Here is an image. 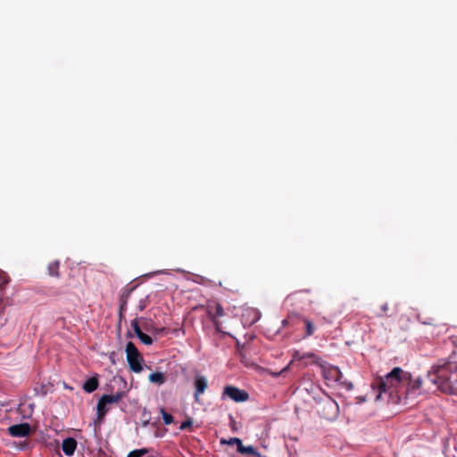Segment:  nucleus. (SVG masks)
<instances>
[{
    "label": "nucleus",
    "instance_id": "1",
    "mask_svg": "<svg viewBox=\"0 0 457 457\" xmlns=\"http://www.w3.org/2000/svg\"><path fill=\"white\" fill-rule=\"evenodd\" d=\"M422 380L420 378L411 379V375L400 367L394 368L385 377H379L370 384V394L374 401L386 400L399 403L403 395L414 398L421 393Z\"/></svg>",
    "mask_w": 457,
    "mask_h": 457
},
{
    "label": "nucleus",
    "instance_id": "2",
    "mask_svg": "<svg viewBox=\"0 0 457 457\" xmlns=\"http://www.w3.org/2000/svg\"><path fill=\"white\" fill-rule=\"evenodd\" d=\"M427 380L442 393L457 395V361H439L428 372Z\"/></svg>",
    "mask_w": 457,
    "mask_h": 457
},
{
    "label": "nucleus",
    "instance_id": "3",
    "mask_svg": "<svg viewBox=\"0 0 457 457\" xmlns=\"http://www.w3.org/2000/svg\"><path fill=\"white\" fill-rule=\"evenodd\" d=\"M126 355L129 368L133 372L139 373L143 370V357L132 342L126 345Z\"/></svg>",
    "mask_w": 457,
    "mask_h": 457
},
{
    "label": "nucleus",
    "instance_id": "4",
    "mask_svg": "<svg viewBox=\"0 0 457 457\" xmlns=\"http://www.w3.org/2000/svg\"><path fill=\"white\" fill-rule=\"evenodd\" d=\"M123 397V393L118 392L114 395H104L97 403V414L103 417L108 411V405L117 403Z\"/></svg>",
    "mask_w": 457,
    "mask_h": 457
},
{
    "label": "nucleus",
    "instance_id": "5",
    "mask_svg": "<svg viewBox=\"0 0 457 457\" xmlns=\"http://www.w3.org/2000/svg\"><path fill=\"white\" fill-rule=\"evenodd\" d=\"M221 398H229L236 403H243L248 400L249 395L246 391L234 386H226L223 389Z\"/></svg>",
    "mask_w": 457,
    "mask_h": 457
},
{
    "label": "nucleus",
    "instance_id": "6",
    "mask_svg": "<svg viewBox=\"0 0 457 457\" xmlns=\"http://www.w3.org/2000/svg\"><path fill=\"white\" fill-rule=\"evenodd\" d=\"M8 432L14 437H24L30 434L31 428L28 423H21L9 427Z\"/></svg>",
    "mask_w": 457,
    "mask_h": 457
},
{
    "label": "nucleus",
    "instance_id": "7",
    "mask_svg": "<svg viewBox=\"0 0 457 457\" xmlns=\"http://www.w3.org/2000/svg\"><path fill=\"white\" fill-rule=\"evenodd\" d=\"M194 386H195V394L194 397L195 401H198V398L201 395H203L207 386H208V381L207 378L200 374L195 375L194 379Z\"/></svg>",
    "mask_w": 457,
    "mask_h": 457
},
{
    "label": "nucleus",
    "instance_id": "8",
    "mask_svg": "<svg viewBox=\"0 0 457 457\" xmlns=\"http://www.w3.org/2000/svg\"><path fill=\"white\" fill-rule=\"evenodd\" d=\"M77 449V441L73 437H67L62 443V450L66 456H72Z\"/></svg>",
    "mask_w": 457,
    "mask_h": 457
},
{
    "label": "nucleus",
    "instance_id": "9",
    "mask_svg": "<svg viewBox=\"0 0 457 457\" xmlns=\"http://www.w3.org/2000/svg\"><path fill=\"white\" fill-rule=\"evenodd\" d=\"M98 379L96 377L88 378L83 385V389L87 393H92L98 387Z\"/></svg>",
    "mask_w": 457,
    "mask_h": 457
},
{
    "label": "nucleus",
    "instance_id": "10",
    "mask_svg": "<svg viewBox=\"0 0 457 457\" xmlns=\"http://www.w3.org/2000/svg\"><path fill=\"white\" fill-rule=\"evenodd\" d=\"M165 376L162 372H154L149 375V381L161 386L165 383Z\"/></svg>",
    "mask_w": 457,
    "mask_h": 457
},
{
    "label": "nucleus",
    "instance_id": "11",
    "mask_svg": "<svg viewBox=\"0 0 457 457\" xmlns=\"http://www.w3.org/2000/svg\"><path fill=\"white\" fill-rule=\"evenodd\" d=\"M324 408L331 412V415L328 417V419H332L333 416H336L338 413V405L335 401H328L325 403Z\"/></svg>",
    "mask_w": 457,
    "mask_h": 457
},
{
    "label": "nucleus",
    "instance_id": "12",
    "mask_svg": "<svg viewBox=\"0 0 457 457\" xmlns=\"http://www.w3.org/2000/svg\"><path fill=\"white\" fill-rule=\"evenodd\" d=\"M237 452L242 454H252V455H259L254 447L252 445L245 446L241 443V445L237 447Z\"/></svg>",
    "mask_w": 457,
    "mask_h": 457
},
{
    "label": "nucleus",
    "instance_id": "13",
    "mask_svg": "<svg viewBox=\"0 0 457 457\" xmlns=\"http://www.w3.org/2000/svg\"><path fill=\"white\" fill-rule=\"evenodd\" d=\"M160 412L165 425H170L173 422V416L168 413L163 408L160 409Z\"/></svg>",
    "mask_w": 457,
    "mask_h": 457
},
{
    "label": "nucleus",
    "instance_id": "14",
    "mask_svg": "<svg viewBox=\"0 0 457 457\" xmlns=\"http://www.w3.org/2000/svg\"><path fill=\"white\" fill-rule=\"evenodd\" d=\"M148 452H149V450L147 448L137 449V450L131 451L127 455V457H143L144 455L148 453Z\"/></svg>",
    "mask_w": 457,
    "mask_h": 457
},
{
    "label": "nucleus",
    "instance_id": "15",
    "mask_svg": "<svg viewBox=\"0 0 457 457\" xmlns=\"http://www.w3.org/2000/svg\"><path fill=\"white\" fill-rule=\"evenodd\" d=\"M59 262H53L48 265V272L51 276H58Z\"/></svg>",
    "mask_w": 457,
    "mask_h": 457
},
{
    "label": "nucleus",
    "instance_id": "16",
    "mask_svg": "<svg viewBox=\"0 0 457 457\" xmlns=\"http://www.w3.org/2000/svg\"><path fill=\"white\" fill-rule=\"evenodd\" d=\"M140 341L146 345H150L153 344V339L150 336H148L147 334H145L144 332H140V335L137 337Z\"/></svg>",
    "mask_w": 457,
    "mask_h": 457
},
{
    "label": "nucleus",
    "instance_id": "17",
    "mask_svg": "<svg viewBox=\"0 0 457 457\" xmlns=\"http://www.w3.org/2000/svg\"><path fill=\"white\" fill-rule=\"evenodd\" d=\"M242 441L237 437H231L228 440H221V444H226L228 445H237L238 447L241 445Z\"/></svg>",
    "mask_w": 457,
    "mask_h": 457
},
{
    "label": "nucleus",
    "instance_id": "18",
    "mask_svg": "<svg viewBox=\"0 0 457 457\" xmlns=\"http://www.w3.org/2000/svg\"><path fill=\"white\" fill-rule=\"evenodd\" d=\"M8 275L0 270V288L8 283Z\"/></svg>",
    "mask_w": 457,
    "mask_h": 457
},
{
    "label": "nucleus",
    "instance_id": "19",
    "mask_svg": "<svg viewBox=\"0 0 457 457\" xmlns=\"http://www.w3.org/2000/svg\"><path fill=\"white\" fill-rule=\"evenodd\" d=\"M131 327L133 328L134 329V332L136 333V335L138 337L140 335V332H143L138 325V322L137 320H134L132 322H131Z\"/></svg>",
    "mask_w": 457,
    "mask_h": 457
},
{
    "label": "nucleus",
    "instance_id": "20",
    "mask_svg": "<svg viewBox=\"0 0 457 457\" xmlns=\"http://www.w3.org/2000/svg\"><path fill=\"white\" fill-rule=\"evenodd\" d=\"M380 309H381L382 312H383L386 316L390 317V316H392V315L394 314V312H389V305H388V303H383V304L381 305Z\"/></svg>",
    "mask_w": 457,
    "mask_h": 457
},
{
    "label": "nucleus",
    "instance_id": "21",
    "mask_svg": "<svg viewBox=\"0 0 457 457\" xmlns=\"http://www.w3.org/2000/svg\"><path fill=\"white\" fill-rule=\"evenodd\" d=\"M224 315L223 308L220 304L215 305V316L216 317H222Z\"/></svg>",
    "mask_w": 457,
    "mask_h": 457
},
{
    "label": "nucleus",
    "instance_id": "22",
    "mask_svg": "<svg viewBox=\"0 0 457 457\" xmlns=\"http://www.w3.org/2000/svg\"><path fill=\"white\" fill-rule=\"evenodd\" d=\"M305 324H306L307 335L311 336L313 333V326H312V322L309 320H306Z\"/></svg>",
    "mask_w": 457,
    "mask_h": 457
},
{
    "label": "nucleus",
    "instance_id": "23",
    "mask_svg": "<svg viewBox=\"0 0 457 457\" xmlns=\"http://www.w3.org/2000/svg\"><path fill=\"white\" fill-rule=\"evenodd\" d=\"M192 425L191 420H185L180 425V429L184 430Z\"/></svg>",
    "mask_w": 457,
    "mask_h": 457
},
{
    "label": "nucleus",
    "instance_id": "24",
    "mask_svg": "<svg viewBox=\"0 0 457 457\" xmlns=\"http://www.w3.org/2000/svg\"><path fill=\"white\" fill-rule=\"evenodd\" d=\"M356 399V403H364L366 401V395H358L355 397Z\"/></svg>",
    "mask_w": 457,
    "mask_h": 457
},
{
    "label": "nucleus",
    "instance_id": "25",
    "mask_svg": "<svg viewBox=\"0 0 457 457\" xmlns=\"http://www.w3.org/2000/svg\"><path fill=\"white\" fill-rule=\"evenodd\" d=\"M126 304H127L126 301H123V303L120 304V316L122 315V312L126 310Z\"/></svg>",
    "mask_w": 457,
    "mask_h": 457
},
{
    "label": "nucleus",
    "instance_id": "26",
    "mask_svg": "<svg viewBox=\"0 0 457 457\" xmlns=\"http://www.w3.org/2000/svg\"><path fill=\"white\" fill-rule=\"evenodd\" d=\"M345 388L346 390H352L353 388V385L352 382H345Z\"/></svg>",
    "mask_w": 457,
    "mask_h": 457
}]
</instances>
